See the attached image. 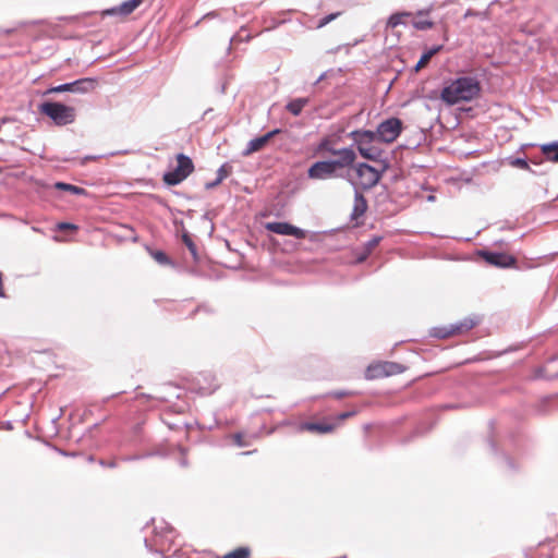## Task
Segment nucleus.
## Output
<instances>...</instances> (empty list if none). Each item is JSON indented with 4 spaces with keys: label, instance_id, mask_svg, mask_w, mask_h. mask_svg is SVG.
I'll return each instance as SVG.
<instances>
[{
    "label": "nucleus",
    "instance_id": "obj_1",
    "mask_svg": "<svg viewBox=\"0 0 558 558\" xmlns=\"http://www.w3.org/2000/svg\"><path fill=\"white\" fill-rule=\"evenodd\" d=\"M341 159L323 160L314 162L307 170V175L313 180H326L340 177V171L351 167L356 154L352 148H340Z\"/></svg>",
    "mask_w": 558,
    "mask_h": 558
},
{
    "label": "nucleus",
    "instance_id": "obj_2",
    "mask_svg": "<svg viewBox=\"0 0 558 558\" xmlns=\"http://www.w3.org/2000/svg\"><path fill=\"white\" fill-rule=\"evenodd\" d=\"M480 93V82L474 77L463 76L446 86L441 90L440 98L448 105H456L461 101H471L477 98Z\"/></svg>",
    "mask_w": 558,
    "mask_h": 558
},
{
    "label": "nucleus",
    "instance_id": "obj_3",
    "mask_svg": "<svg viewBox=\"0 0 558 558\" xmlns=\"http://www.w3.org/2000/svg\"><path fill=\"white\" fill-rule=\"evenodd\" d=\"M351 170L348 173L349 181L362 190H369L374 187L380 180V172L374 167L360 162L355 166L350 167Z\"/></svg>",
    "mask_w": 558,
    "mask_h": 558
},
{
    "label": "nucleus",
    "instance_id": "obj_4",
    "mask_svg": "<svg viewBox=\"0 0 558 558\" xmlns=\"http://www.w3.org/2000/svg\"><path fill=\"white\" fill-rule=\"evenodd\" d=\"M39 112L47 116L56 125L59 126L73 123L76 118V110L74 107L57 101L43 102L39 106Z\"/></svg>",
    "mask_w": 558,
    "mask_h": 558
},
{
    "label": "nucleus",
    "instance_id": "obj_5",
    "mask_svg": "<svg viewBox=\"0 0 558 558\" xmlns=\"http://www.w3.org/2000/svg\"><path fill=\"white\" fill-rule=\"evenodd\" d=\"M350 137L355 143L360 155L364 159L377 161L381 157V149L373 143L376 141V134L373 131L355 130L350 133Z\"/></svg>",
    "mask_w": 558,
    "mask_h": 558
},
{
    "label": "nucleus",
    "instance_id": "obj_6",
    "mask_svg": "<svg viewBox=\"0 0 558 558\" xmlns=\"http://www.w3.org/2000/svg\"><path fill=\"white\" fill-rule=\"evenodd\" d=\"M175 159L177 167L173 170L166 172L162 177V180L167 185H177L181 183L194 171V163L189 156L178 154Z\"/></svg>",
    "mask_w": 558,
    "mask_h": 558
},
{
    "label": "nucleus",
    "instance_id": "obj_7",
    "mask_svg": "<svg viewBox=\"0 0 558 558\" xmlns=\"http://www.w3.org/2000/svg\"><path fill=\"white\" fill-rule=\"evenodd\" d=\"M405 367L399 363L383 361L371 364L365 372L367 379H379L403 373Z\"/></svg>",
    "mask_w": 558,
    "mask_h": 558
},
{
    "label": "nucleus",
    "instance_id": "obj_8",
    "mask_svg": "<svg viewBox=\"0 0 558 558\" xmlns=\"http://www.w3.org/2000/svg\"><path fill=\"white\" fill-rule=\"evenodd\" d=\"M402 131V121L398 118H390L383 121L376 132V140L383 143H393Z\"/></svg>",
    "mask_w": 558,
    "mask_h": 558
},
{
    "label": "nucleus",
    "instance_id": "obj_9",
    "mask_svg": "<svg viewBox=\"0 0 558 558\" xmlns=\"http://www.w3.org/2000/svg\"><path fill=\"white\" fill-rule=\"evenodd\" d=\"M478 325V319L468 317L457 324H451L447 327L439 328L437 336L440 338H449L457 335H463Z\"/></svg>",
    "mask_w": 558,
    "mask_h": 558
},
{
    "label": "nucleus",
    "instance_id": "obj_10",
    "mask_svg": "<svg viewBox=\"0 0 558 558\" xmlns=\"http://www.w3.org/2000/svg\"><path fill=\"white\" fill-rule=\"evenodd\" d=\"M354 414H355V412H353V411H348V412L340 413L336 417V423H328V422H324V423H305L302 426V429L307 430V432H312V433H318V434L331 433L343 421H345L347 418L353 416Z\"/></svg>",
    "mask_w": 558,
    "mask_h": 558
},
{
    "label": "nucleus",
    "instance_id": "obj_11",
    "mask_svg": "<svg viewBox=\"0 0 558 558\" xmlns=\"http://www.w3.org/2000/svg\"><path fill=\"white\" fill-rule=\"evenodd\" d=\"M265 229L269 232L280 234V235H289L299 240H303L306 238V231L295 227L289 222H267L265 223Z\"/></svg>",
    "mask_w": 558,
    "mask_h": 558
},
{
    "label": "nucleus",
    "instance_id": "obj_12",
    "mask_svg": "<svg viewBox=\"0 0 558 558\" xmlns=\"http://www.w3.org/2000/svg\"><path fill=\"white\" fill-rule=\"evenodd\" d=\"M478 255L489 265L500 268L513 267L517 264L515 257L507 253L480 251Z\"/></svg>",
    "mask_w": 558,
    "mask_h": 558
},
{
    "label": "nucleus",
    "instance_id": "obj_13",
    "mask_svg": "<svg viewBox=\"0 0 558 558\" xmlns=\"http://www.w3.org/2000/svg\"><path fill=\"white\" fill-rule=\"evenodd\" d=\"M96 81L93 78H83L73 83H66L59 86L51 87L47 94L63 93V92H87L95 87Z\"/></svg>",
    "mask_w": 558,
    "mask_h": 558
},
{
    "label": "nucleus",
    "instance_id": "obj_14",
    "mask_svg": "<svg viewBox=\"0 0 558 558\" xmlns=\"http://www.w3.org/2000/svg\"><path fill=\"white\" fill-rule=\"evenodd\" d=\"M143 2L144 0H128L118 7L102 11V15H119L126 17L133 13Z\"/></svg>",
    "mask_w": 558,
    "mask_h": 558
},
{
    "label": "nucleus",
    "instance_id": "obj_15",
    "mask_svg": "<svg viewBox=\"0 0 558 558\" xmlns=\"http://www.w3.org/2000/svg\"><path fill=\"white\" fill-rule=\"evenodd\" d=\"M276 133H278V130L268 132L267 134H265L263 136H259V137H256L252 141H250L247 144V147L243 151V155L250 156L256 151L262 150L269 143V141Z\"/></svg>",
    "mask_w": 558,
    "mask_h": 558
},
{
    "label": "nucleus",
    "instance_id": "obj_16",
    "mask_svg": "<svg viewBox=\"0 0 558 558\" xmlns=\"http://www.w3.org/2000/svg\"><path fill=\"white\" fill-rule=\"evenodd\" d=\"M335 145V140H332L331 137H324L317 148H316V151L317 154H329V155H332V156H337V159H341V154L339 153L340 149H336L333 147Z\"/></svg>",
    "mask_w": 558,
    "mask_h": 558
},
{
    "label": "nucleus",
    "instance_id": "obj_17",
    "mask_svg": "<svg viewBox=\"0 0 558 558\" xmlns=\"http://www.w3.org/2000/svg\"><path fill=\"white\" fill-rule=\"evenodd\" d=\"M367 210V201L362 193L356 192L354 197L353 217L359 218Z\"/></svg>",
    "mask_w": 558,
    "mask_h": 558
},
{
    "label": "nucleus",
    "instance_id": "obj_18",
    "mask_svg": "<svg viewBox=\"0 0 558 558\" xmlns=\"http://www.w3.org/2000/svg\"><path fill=\"white\" fill-rule=\"evenodd\" d=\"M541 150L546 160L558 162V142L545 144L541 147Z\"/></svg>",
    "mask_w": 558,
    "mask_h": 558
},
{
    "label": "nucleus",
    "instance_id": "obj_19",
    "mask_svg": "<svg viewBox=\"0 0 558 558\" xmlns=\"http://www.w3.org/2000/svg\"><path fill=\"white\" fill-rule=\"evenodd\" d=\"M231 173V167L228 165H222L217 171V179L214 182L206 183V189H213L220 184Z\"/></svg>",
    "mask_w": 558,
    "mask_h": 558
},
{
    "label": "nucleus",
    "instance_id": "obj_20",
    "mask_svg": "<svg viewBox=\"0 0 558 558\" xmlns=\"http://www.w3.org/2000/svg\"><path fill=\"white\" fill-rule=\"evenodd\" d=\"M440 49H441V46H438V47L432 48L428 51H426L425 53H423L422 57L420 58L418 62L415 65V71H420L421 69L425 68L428 64V62L430 61V59L433 58V56H435Z\"/></svg>",
    "mask_w": 558,
    "mask_h": 558
},
{
    "label": "nucleus",
    "instance_id": "obj_21",
    "mask_svg": "<svg viewBox=\"0 0 558 558\" xmlns=\"http://www.w3.org/2000/svg\"><path fill=\"white\" fill-rule=\"evenodd\" d=\"M307 101L308 100L306 98L294 99L287 105V109L293 116H299L303 108L306 106Z\"/></svg>",
    "mask_w": 558,
    "mask_h": 558
},
{
    "label": "nucleus",
    "instance_id": "obj_22",
    "mask_svg": "<svg viewBox=\"0 0 558 558\" xmlns=\"http://www.w3.org/2000/svg\"><path fill=\"white\" fill-rule=\"evenodd\" d=\"M410 15H411L410 13H405V12L404 13H395L389 17L387 25L391 28H395L398 25L404 24L405 19L409 17Z\"/></svg>",
    "mask_w": 558,
    "mask_h": 558
},
{
    "label": "nucleus",
    "instance_id": "obj_23",
    "mask_svg": "<svg viewBox=\"0 0 558 558\" xmlns=\"http://www.w3.org/2000/svg\"><path fill=\"white\" fill-rule=\"evenodd\" d=\"M251 549L248 547H238L234 550L223 555L221 558H248Z\"/></svg>",
    "mask_w": 558,
    "mask_h": 558
},
{
    "label": "nucleus",
    "instance_id": "obj_24",
    "mask_svg": "<svg viewBox=\"0 0 558 558\" xmlns=\"http://www.w3.org/2000/svg\"><path fill=\"white\" fill-rule=\"evenodd\" d=\"M54 187L57 190L68 191V192H71V193L77 194V195L85 194V190L83 187H80V186H76V185H72V184H69V183L57 182L54 184Z\"/></svg>",
    "mask_w": 558,
    "mask_h": 558
},
{
    "label": "nucleus",
    "instance_id": "obj_25",
    "mask_svg": "<svg viewBox=\"0 0 558 558\" xmlns=\"http://www.w3.org/2000/svg\"><path fill=\"white\" fill-rule=\"evenodd\" d=\"M413 26L416 29H428V28L433 27V22L427 21V20H416V21H413Z\"/></svg>",
    "mask_w": 558,
    "mask_h": 558
},
{
    "label": "nucleus",
    "instance_id": "obj_26",
    "mask_svg": "<svg viewBox=\"0 0 558 558\" xmlns=\"http://www.w3.org/2000/svg\"><path fill=\"white\" fill-rule=\"evenodd\" d=\"M380 240L381 239L379 236L373 238L365 244L364 250L369 251V253H372L373 250L379 244Z\"/></svg>",
    "mask_w": 558,
    "mask_h": 558
},
{
    "label": "nucleus",
    "instance_id": "obj_27",
    "mask_svg": "<svg viewBox=\"0 0 558 558\" xmlns=\"http://www.w3.org/2000/svg\"><path fill=\"white\" fill-rule=\"evenodd\" d=\"M232 440L239 447H245L248 445V442L244 440V436L240 433L232 435Z\"/></svg>",
    "mask_w": 558,
    "mask_h": 558
},
{
    "label": "nucleus",
    "instance_id": "obj_28",
    "mask_svg": "<svg viewBox=\"0 0 558 558\" xmlns=\"http://www.w3.org/2000/svg\"><path fill=\"white\" fill-rule=\"evenodd\" d=\"M57 229L59 231H66V230H77V227L70 222H59L57 225Z\"/></svg>",
    "mask_w": 558,
    "mask_h": 558
},
{
    "label": "nucleus",
    "instance_id": "obj_29",
    "mask_svg": "<svg viewBox=\"0 0 558 558\" xmlns=\"http://www.w3.org/2000/svg\"><path fill=\"white\" fill-rule=\"evenodd\" d=\"M338 15H339V13H332V14H329V15L323 17L318 23V27H324L325 25L330 23L332 20H335Z\"/></svg>",
    "mask_w": 558,
    "mask_h": 558
},
{
    "label": "nucleus",
    "instance_id": "obj_30",
    "mask_svg": "<svg viewBox=\"0 0 558 558\" xmlns=\"http://www.w3.org/2000/svg\"><path fill=\"white\" fill-rule=\"evenodd\" d=\"M154 258L161 264L168 263V256L166 255V253H163L161 251H156L154 253Z\"/></svg>",
    "mask_w": 558,
    "mask_h": 558
},
{
    "label": "nucleus",
    "instance_id": "obj_31",
    "mask_svg": "<svg viewBox=\"0 0 558 558\" xmlns=\"http://www.w3.org/2000/svg\"><path fill=\"white\" fill-rule=\"evenodd\" d=\"M369 254H371L369 251H365L363 248V252L360 255H357L356 262L357 263H363L369 256Z\"/></svg>",
    "mask_w": 558,
    "mask_h": 558
},
{
    "label": "nucleus",
    "instance_id": "obj_32",
    "mask_svg": "<svg viewBox=\"0 0 558 558\" xmlns=\"http://www.w3.org/2000/svg\"><path fill=\"white\" fill-rule=\"evenodd\" d=\"M5 296L4 287H3V278L2 274L0 272V298Z\"/></svg>",
    "mask_w": 558,
    "mask_h": 558
},
{
    "label": "nucleus",
    "instance_id": "obj_33",
    "mask_svg": "<svg viewBox=\"0 0 558 558\" xmlns=\"http://www.w3.org/2000/svg\"><path fill=\"white\" fill-rule=\"evenodd\" d=\"M515 163L519 167H521V168H527L529 167L527 162L525 160H523V159H518Z\"/></svg>",
    "mask_w": 558,
    "mask_h": 558
},
{
    "label": "nucleus",
    "instance_id": "obj_34",
    "mask_svg": "<svg viewBox=\"0 0 558 558\" xmlns=\"http://www.w3.org/2000/svg\"><path fill=\"white\" fill-rule=\"evenodd\" d=\"M478 13L473 11V10H468L464 14V17H469V16H476Z\"/></svg>",
    "mask_w": 558,
    "mask_h": 558
},
{
    "label": "nucleus",
    "instance_id": "obj_35",
    "mask_svg": "<svg viewBox=\"0 0 558 558\" xmlns=\"http://www.w3.org/2000/svg\"><path fill=\"white\" fill-rule=\"evenodd\" d=\"M335 396H336V398H343L347 396V393L345 392H337V393H335Z\"/></svg>",
    "mask_w": 558,
    "mask_h": 558
},
{
    "label": "nucleus",
    "instance_id": "obj_36",
    "mask_svg": "<svg viewBox=\"0 0 558 558\" xmlns=\"http://www.w3.org/2000/svg\"><path fill=\"white\" fill-rule=\"evenodd\" d=\"M186 244H187V246H189L191 250H193L194 245H193L192 241H186Z\"/></svg>",
    "mask_w": 558,
    "mask_h": 558
},
{
    "label": "nucleus",
    "instance_id": "obj_37",
    "mask_svg": "<svg viewBox=\"0 0 558 558\" xmlns=\"http://www.w3.org/2000/svg\"><path fill=\"white\" fill-rule=\"evenodd\" d=\"M85 159H86V160H95V159H96V157H86Z\"/></svg>",
    "mask_w": 558,
    "mask_h": 558
}]
</instances>
